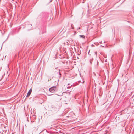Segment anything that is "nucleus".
Wrapping results in <instances>:
<instances>
[{
    "instance_id": "obj_2",
    "label": "nucleus",
    "mask_w": 134,
    "mask_h": 134,
    "mask_svg": "<svg viewBox=\"0 0 134 134\" xmlns=\"http://www.w3.org/2000/svg\"><path fill=\"white\" fill-rule=\"evenodd\" d=\"M32 91V89H30L29 90L26 96L27 97H29L30 95L31 94V93Z\"/></svg>"
},
{
    "instance_id": "obj_6",
    "label": "nucleus",
    "mask_w": 134,
    "mask_h": 134,
    "mask_svg": "<svg viewBox=\"0 0 134 134\" xmlns=\"http://www.w3.org/2000/svg\"><path fill=\"white\" fill-rule=\"evenodd\" d=\"M54 71H57L56 70H54Z\"/></svg>"
},
{
    "instance_id": "obj_4",
    "label": "nucleus",
    "mask_w": 134,
    "mask_h": 134,
    "mask_svg": "<svg viewBox=\"0 0 134 134\" xmlns=\"http://www.w3.org/2000/svg\"><path fill=\"white\" fill-rule=\"evenodd\" d=\"M58 70L59 74L60 76L61 74V73H60V70L59 69H58Z\"/></svg>"
},
{
    "instance_id": "obj_7",
    "label": "nucleus",
    "mask_w": 134,
    "mask_h": 134,
    "mask_svg": "<svg viewBox=\"0 0 134 134\" xmlns=\"http://www.w3.org/2000/svg\"><path fill=\"white\" fill-rule=\"evenodd\" d=\"M67 88H69V87H67Z\"/></svg>"
},
{
    "instance_id": "obj_1",
    "label": "nucleus",
    "mask_w": 134,
    "mask_h": 134,
    "mask_svg": "<svg viewBox=\"0 0 134 134\" xmlns=\"http://www.w3.org/2000/svg\"><path fill=\"white\" fill-rule=\"evenodd\" d=\"M57 90V88L55 86H53L50 88L49 91L52 93H54Z\"/></svg>"
},
{
    "instance_id": "obj_5",
    "label": "nucleus",
    "mask_w": 134,
    "mask_h": 134,
    "mask_svg": "<svg viewBox=\"0 0 134 134\" xmlns=\"http://www.w3.org/2000/svg\"><path fill=\"white\" fill-rule=\"evenodd\" d=\"M58 68H55V69H57Z\"/></svg>"
},
{
    "instance_id": "obj_3",
    "label": "nucleus",
    "mask_w": 134,
    "mask_h": 134,
    "mask_svg": "<svg viewBox=\"0 0 134 134\" xmlns=\"http://www.w3.org/2000/svg\"><path fill=\"white\" fill-rule=\"evenodd\" d=\"M79 36L80 38H82L83 39H84L85 36L84 35H79Z\"/></svg>"
}]
</instances>
